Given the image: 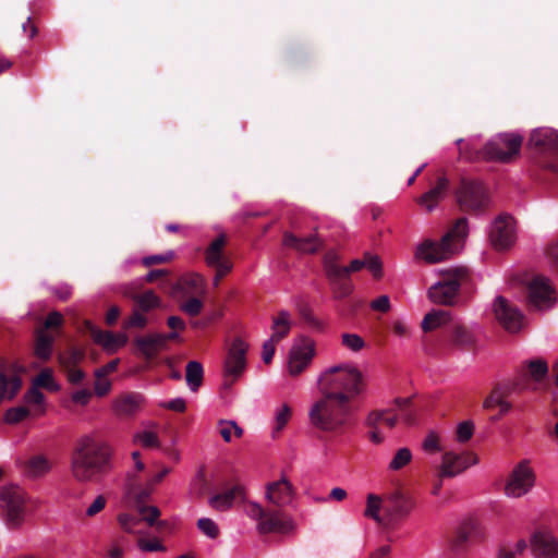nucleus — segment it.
<instances>
[{"label":"nucleus","instance_id":"nucleus-11","mask_svg":"<svg viewBox=\"0 0 558 558\" xmlns=\"http://www.w3.org/2000/svg\"><path fill=\"white\" fill-rule=\"evenodd\" d=\"M248 344L235 338L229 345L223 363V387L230 388L244 373Z\"/></svg>","mask_w":558,"mask_h":558},{"label":"nucleus","instance_id":"nucleus-10","mask_svg":"<svg viewBox=\"0 0 558 558\" xmlns=\"http://www.w3.org/2000/svg\"><path fill=\"white\" fill-rule=\"evenodd\" d=\"M399 414L395 409H375L367 413L364 426L367 429V437L374 445H380L386 440V430H391L399 422Z\"/></svg>","mask_w":558,"mask_h":558},{"label":"nucleus","instance_id":"nucleus-59","mask_svg":"<svg viewBox=\"0 0 558 558\" xmlns=\"http://www.w3.org/2000/svg\"><path fill=\"white\" fill-rule=\"evenodd\" d=\"M198 530L209 538H217L219 535V526L209 518H201L197 521Z\"/></svg>","mask_w":558,"mask_h":558},{"label":"nucleus","instance_id":"nucleus-64","mask_svg":"<svg viewBox=\"0 0 558 558\" xmlns=\"http://www.w3.org/2000/svg\"><path fill=\"white\" fill-rule=\"evenodd\" d=\"M545 255L550 267L558 269V240L548 244Z\"/></svg>","mask_w":558,"mask_h":558},{"label":"nucleus","instance_id":"nucleus-47","mask_svg":"<svg viewBox=\"0 0 558 558\" xmlns=\"http://www.w3.org/2000/svg\"><path fill=\"white\" fill-rule=\"evenodd\" d=\"M412 461V452L409 448L403 447L397 450L391 461L389 462L388 469L390 471H399L408 465Z\"/></svg>","mask_w":558,"mask_h":558},{"label":"nucleus","instance_id":"nucleus-38","mask_svg":"<svg viewBox=\"0 0 558 558\" xmlns=\"http://www.w3.org/2000/svg\"><path fill=\"white\" fill-rule=\"evenodd\" d=\"M217 428L226 442H231L233 436L235 438H241L244 433L243 428L232 420H219Z\"/></svg>","mask_w":558,"mask_h":558},{"label":"nucleus","instance_id":"nucleus-46","mask_svg":"<svg viewBox=\"0 0 558 558\" xmlns=\"http://www.w3.org/2000/svg\"><path fill=\"white\" fill-rule=\"evenodd\" d=\"M509 395H510V389L508 387L498 385V386L494 387L492 392L484 400L483 408L485 410H492L495 407H497V404L500 403V401L504 398H508Z\"/></svg>","mask_w":558,"mask_h":558},{"label":"nucleus","instance_id":"nucleus-22","mask_svg":"<svg viewBox=\"0 0 558 558\" xmlns=\"http://www.w3.org/2000/svg\"><path fill=\"white\" fill-rule=\"evenodd\" d=\"M283 245L302 254H315L324 247V240L320 239L316 232L304 236L286 232L283 235Z\"/></svg>","mask_w":558,"mask_h":558},{"label":"nucleus","instance_id":"nucleus-12","mask_svg":"<svg viewBox=\"0 0 558 558\" xmlns=\"http://www.w3.org/2000/svg\"><path fill=\"white\" fill-rule=\"evenodd\" d=\"M535 473L527 460L519 462L509 473L504 493L509 498H520L526 495L535 485Z\"/></svg>","mask_w":558,"mask_h":558},{"label":"nucleus","instance_id":"nucleus-20","mask_svg":"<svg viewBox=\"0 0 558 558\" xmlns=\"http://www.w3.org/2000/svg\"><path fill=\"white\" fill-rule=\"evenodd\" d=\"M315 355V347L312 341L292 347L289 355L288 369L291 376L303 373L311 364Z\"/></svg>","mask_w":558,"mask_h":558},{"label":"nucleus","instance_id":"nucleus-8","mask_svg":"<svg viewBox=\"0 0 558 558\" xmlns=\"http://www.w3.org/2000/svg\"><path fill=\"white\" fill-rule=\"evenodd\" d=\"M0 515L9 529L21 527L25 520V498L20 486L8 485L0 489Z\"/></svg>","mask_w":558,"mask_h":558},{"label":"nucleus","instance_id":"nucleus-31","mask_svg":"<svg viewBox=\"0 0 558 558\" xmlns=\"http://www.w3.org/2000/svg\"><path fill=\"white\" fill-rule=\"evenodd\" d=\"M226 245V236L223 234L218 235L205 251V262L207 266H216L222 262H231L223 255V247Z\"/></svg>","mask_w":558,"mask_h":558},{"label":"nucleus","instance_id":"nucleus-48","mask_svg":"<svg viewBox=\"0 0 558 558\" xmlns=\"http://www.w3.org/2000/svg\"><path fill=\"white\" fill-rule=\"evenodd\" d=\"M170 469L167 466H162L160 471L156 474L148 476L144 486H142V498L148 497L155 488L163 481L166 475H168Z\"/></svg>","mask_w":558,"mask_h":558},{"label":"nucleus","instance_id":"nucleus-17","mask_svg":"<svg viewBox=\"0 0 558 558\" xmlns=\"http://www.w3.org/2000/svg\"><path fill=\"white\" fill-rule=\"evenodd\" d=\"M85 329L89 332L93 341L100 345L106 352L114 353L128 342V335L124 331L112 332L99 329L90 320L84 322Z\"/></svg>","mask_w":558,"mask_h":558},{"label":"nucleus","instance_id":"nucleus-44","mask_svg":"<svg viewBox=\"0 0 558 558\" xmlns=\"http://www.w3.org/2000/svg\"><path fill=\"white\" fill-rule=\"evenodd\" d=\"M339 255L331 250L326 252L323 258L324 270L326 277L336 276L337 274H345V269L338 265Z\"/></svg>","mask_w":558,"mask_h":558},{"label":"nucleus","instance_id":"nucleus-43","mask_svg":"<svg viewBox=\"0 0 558 558\" xmlns=\"http://www.w3.org/2000/svg\"><path fill=\"white\" fill-rule=\"evenodd\" d=\"M160 510L156 506L142 505V522L155 526L158 531L166 527L167 523L159 520Z\"/></svg>","mask_w":558,"mask_h":558},{"label":"nucleus","instance_id":"nucleus-54","mask_svg":"<svg viewBox=\"0 0 558 558\" xmlns=\"http://www.w3.org/2000/svg\"><path fill=\"white\" fill-rule=\"evenodd\" d=\"M469 538L470 531L465 527L459 529L453 538L450 541V549L457 555L462 553Z\"/></svg>","mask_w":558,"mask_h":558},{"label":"nucleus","instance_id":"nucleus-39","mask_svg":"<svg viewBox=\"0 0 558 558\" xmlns=\"http://www.w3.org/2000/svg\"><path fill=\"white\" fill-rule=\"evenodd\" d=\"M381 508L384 509V499L375 494H368L364 515L379 524L385 523L386 519L380 517Z\"/></svg>","mask_w":558,"mask_h":558},{"label":"nucleus","instance_id":"nucleus-58","mask_svg":"<svg viewBox=\"0 0 558 558\" xmlns=\"http://www.w3.org/2000/svg\"><path fill=\"white\" fill-rule=\"evenodd\" d=\"M422 448L427 453L440 452L442 448L440 446L439 435L434 430L428 432L422 442Z\"/></svg>","mask_w":558,"mask_h":558},{"label":"nucleus","instance_id":"nucleus-26","mask_svg":"<svg viewBox=\"0 0 558 558\" xmlns=\"http://www.w3.org/2000/svg\"><path fill=\"white\" fill-rule=\"evenodd\" d=\"M178 332L151 333L142 337V355L151 359L168 347V342L179 339Z\"/></svg>","mask_w":558,"mask_h":558},{"label":"nucleus","instance_id":"nucleus-34","mask_svg":"<svg viewBox=\"0 0 558 558\" xmlns=\"http://www.w3.org/2000/svg\"><path fill=\"white\" fill-rule=\"evenodd\" d=\"M291 329V320L290 314L287 311H280L278 315L272 319L271 330L272 333L270 336L271 339L279 342L283 338H286Z\"/></svg>","mask_w":558,"mask_h":558},{"label":"nucleus","instance_id":"nucleus-2","mask_svg":"<svg viewBox=\"0 0 558 558\" xmlns=\"http://www.w3.org/2000/svg\"><path fill=\"white\" fill-rule=\"evenodd\" d=\"M311 424L325 433L342 435L355 426L354 410L349 396L341 391H326L310 412Z\"/></svg>","mask_w":558,"mask_h":558},{"label":"nucleus","instance_id":"nucleus-27","mask_svg":"<svg viewBox=\"0 0 558 558\" xmlns=\"http://www.w3.org/2000/svg\"><path fill=\"white\" fill-rule=\"evenodd\" d=\"M449 189V180L442 175L439 177L436 185L424 193L418 198V204L423 206L427 211H432L437 205L445 198Z\"/></svg>","mask_w":558,"mask_h":558},{"label":"nucleus","instance_id":"nucleus-7","mask_svg":"<svg viewBox=\"0 0 558 558\" xmlns=\"http://www.w3.org/2000/svg\"><path fill=\"white\" fill-rule=\"evenodd\" d=\"M121 502L126 511L118 515L120 527L126 533L134 534L140 544V477L136 474L128 476Z\"/></svg>","mask_w":558,"mask_h":558},{"label":"nucleus","instance_id":"nucleus-32","mask_svg":"<svg viewBox=\"0 0 558 558\" xmlns=\"http://www.w3.org/2000/svg\"><path fill=\"white\" fill-rule=\"evenodd\" d=\"M450 320V312L444 310H433L424 316L421 326L425 332H429L447 325Z\"/></svg>","mask_w":558,"mask_h":558},{"label":"nucleus","instance_id":"nucleus-29","mask_svg":"<svg viewBox=\"0 0 558 558\" xmlns=\"http://www.w3.org/2000/svg\"><path fill=\"white\" fill-rule=\"evenodd\" d=\"M177 289L183 296L205 294V279L198 274H186L180 277Z\"/></svg>","mask_w":558,"mask_h":558},{"label":"nucleus","instance_id":"nucleus-15","mask_svg":"<svg viewBox=\"0 0 558 558\" xmlns=\"http://www.w3.org/2000/svg\"><path fill=\"white\" fill-rule=\"evenodd\" d=\"M529 302L537 310L550 308L556 303L555 289L544 276L534 277L529 286Z\"/></svg>","mask_w":558,"mask_h":558},{"label":"nucleus","instance_id":"nucleus-53","mask_svg":"<svg viewBox=\"0 0 558 558\" xmlns=\"http://www.w3.org/2000/svg\"><path fill=\"white\" fill-rule=\"evenodd\" d=\"M527 369L530 373V376L535 381H541L548 373V366L546 361L542 359L532 360L527 363Z\"/></svg>","mask_w":558,"mask_h":558},{"label":"nucleus","instance_id":"nucleus-18","mask_svg":"<svg viewBox=\"0 0 558 558\" xmlns=\"http://www.w3.org/2000/svg\"><path fill=\"white\" fill-rule=\"evenodd\" d=\"M527 146L542 155L558 154V131L551 128H537L532 131Z\"/></svg>","mask_w":558,"mask_h":558},{"label":"nucleus","instance_id":"nucleus-57","mask_svg":"<svg viewBox=\"0 0 558 558\" xmlns=\"http://www.w3.org/2000/svg\"><path fill=\"white\" fill-rule=\"evenodd\" d=\"M411 403V398H396L393 400L395 407L400 411L398 413L399 420H402L407 424H412L415 420L413 412L408 411L407 408Z\"/></svg>","mask_w":558,"mask_h":558},{"label":"nucleus","instance_id":"nucleus-49","mask_svg":"<svg viewBox=\"0 0 558 558\" xmlns=\"http://www.w3.org/2000/svg\"><path fill=\"white\" fill-rule=\"evenodd\" d=\"M526 548V542L524 539H519L512 546L500 548L497 558H521Z\"/></svg>","mask_w":558,"mask_h":558},{"label":"nucleus","instance_id":"nucleus-14","mask_svg":"<svg viewBox=\"0 0 558 558\" xmlns=\"http://www.w3.org/2000/svg\"><path fill=\"white\" fill-rule=\"evenodd\" d=\"M493 311L497 322L502 328L511 333L519 332L523 327L524 316L519 308L511 305L509 301L499 295L495 299Z\"/></svg>","mask_w":558,"mask_h":558},{"label":"nucleus","instance_id":"nucleus-25","mask_svg":"<svg viewBox=\"0 0 558 558\" xmlns=\"http://www.w3.org/2000/svg\"><path fill=\"white\" fill-rule=\"evenodd\" d=\"M294 497L292 484L282 476L279 481L269 483L266 488V498L277 507L290 505Z\"/></svg>","mask_w":558,"mask_h":558},{"label":"nucleus","instance_id":"nucleus-60","mask_svg":"<svg viewBox=\"0 0 558 558\" xmlns=\"http://www.w3.org/2000/svg\"><path fill=\"white\" fill-rule=\"evenodd\" d=\"M174 258V252L168 251L162 254L148 255L142 258V265L151 267L154 265H160L171 262Z\"/></svg>","mask_w":558,"mask_h":558},{"label":"nucleus","instance_id":"nucleus-41","mask_svg":"<svg viewBox=\"0 0 558 558\" xmlns=\"http://www.w3.org/2000/svg\"><path fill=\"white\" fill-rule=\"evenodd\" d=\"M24 401L27 404H34L37 405V408L34 410L35 416H41L45 414V396L44 393L37 388L32 386L24 395Z\"/></svg>","mask_w":558,"mask_h":558},{"label":"nucleus","instance_id":"nucleus-6","mask_svg":"<svg viewBox=\"0 0 558 558\" xmlns=\"http://www.w3.org/2000/svg\"><path fill=\"white\" fill-rule=\"evenodd\" d=\"M326 391H341L351 398L364 389L363 375L354 366H335L326 371L322 377Z\"/></svg>","mask_w":558,"mask_h":558},{"label":"nucleus","instance_id":"nucleus-51","mask_svg":"<svg viewBox=\"0 0 558 558\" xmlns=\"http://www.w3.org/2000/svg\"><path fill=\"white\" fill-rule=\"evenodd\" d=\"M187 299L180 303L179 308L184 314L195 317L201 314L204 303L201 299L195 296H186Z\"/></svg>","mask_w":558,"mask_h":558},{"label":"nucleus","instance_id":"nucleus-19","mask_svg":"<svg viewBox=\"0 0 558 558\" xmlns=\"http://www.w3.org/2000/svg\"><path fill=\"white\" fill-rule=\"evenodd\" d=\"M530 544L535 558H558V539L549 530L535 531Z\"/></svg>","mask_w":558,"mask_h":558},{"label":"nucleus","instance_id":"nucleus-21","mask_svg":"<svg viewBox=\"0 0 558 558\" xmlns=\"http://www.w3.org/2000/svg\"><path fill=\"white\" fill-rule=\"evenodd\" d=\"M22 387V378L19 366L11 364L0 368V403L3 400H12Z\"/></svg>","mask_w":558,"mask_h":558},{"label":"nucleus","instance_id":"nucleus-50","mask_svg":"<svg viewBox=\"0 0 558 558\" xmlns=\"http://www.w3.org/2000/svg\"><path fill=\"white\" fill-rule=\"evenodd\" d=\"M33 386L46 388L50 391H57L59 389V386L54 383L52 372L49 368L43 369L34 379Z\"/></svg>","mask_w":558,"mask_h":558},{"label":"nucleus","instance_id":"nucleus-42","mask_svg":"<svg viewBox=\"0 0 558 558\" xmlns=\"http://www.w3.org/2000/svg\"><path fill=\"white\" fill-rule=\"evenodd\" d=\"M142 448L151 450L161 448V441L159 439V432L157 425H147L142 430Z\"/></svg>","mask_w":558,"mask_h":558},{"label":"nucleus","instance_id":"nucleus-3","mask_svg":"<svg viewBox=\"0 0 558 558\" xmlns=\"http://www.w3.org/2000/svg\"><path fill=\"white\" fill-rule=\"evenodd\" d=\"M523 137L515 133H500L489 140L482 149L475 141L458 140L460 155L468 160L510 162L518 156Z\"/></svg>","mask_w":558,"mask_h":558},{"label":"nucleus","instance_id":"nucleus-33","mask_svg":"<svg viewBox=\"0 0 558 558\" xmlns=\"http://www.w3.org/2000/svg\"><path fill=\"white\" fill-rule=\"evenodd\" d=\"M335 299H344L353 291V284L345 274L327 277Z\"/></svg>","mask_w":558,"mask_h":558},{"label":"nucleus","instance_id":"nucleus-16","mask_svg":"<svg viewBox=\"0 0 558 558\" xmlns=\"http://www.w3.org/2000/svg\"><path fill=\"white\" fill-rule=\"evenodd\" d=\"M489 239L497 250L510 247L515 241V222L507 214L499 215L492 223Z\"/></svg>","mask_w":558,"mask_h":558},{"label":"nucleus","instance_id":"nucleus-56","mask_svg":"<svg viewBox=\"0 0 558 558\" xmlns=\"http://www.w3.org/2000/svg\"><path fill=\"white\" fill-rule=\"evenodd\" d=\"M341 343L344 348L353 352H359L365 347V341L356 333H342Z\"/></svg>","mask_w":558,"mask_h":558},{"label":"nucleus","instance_id":"nucleus-28","mask_svg":"<svg viewBox=\"0 0 558 558\" xmlns=\"http://www.w3.org/2000/svg\"><path fill=\"white\" fill-rule=\"evenodd\" d=\"M238 499H244V488L241 485H235L221 494L210 497L208 502L215 510L226 511L230 509Z\"/></svg>","mask_w":558,"mask_h":558},{"label":"nucleus","instance_id":"nucleus-52","mask_svg":"<svg viewBox=\"0 0 558 558\" xmlns=\"http://www.w3.org/2000/svg\"><path fill=\"white\" fill-rule=\"evenodd\" d=\"M27 468L31 475L40 476L50 470V463L45 457L37 456L28 461Z\"/></svg>","mask_w":558,"mask_h":558},{"label":"nucleus","instance_id":"nucleus-13","mask_svg":"<svg viewBox=\"0 0 558 558\" xmlns=\"http://www.w3.org/2000/svg\"><path fill=\"white\" fill-rule=\"evenodd\" d=\"M478 462L477 456L472 451H445L439 466L440 477H454Z\"/></svg>","mask_w":558,"mask_h":558},{"label":"nucleus","instance_id":"nucleus-5","mask_svg":"<svg viewBox=\"0 0 558 558\" xmlns=\"http://www.w3.org/2000/svg\"><path fill=\"white\" fill-rule=\"evenodd\" d=\"M442 279L428 289L429 300L438 305L452 306L457 302L459 290L471 282L469 268L463 266L440 270Z\"/></svg>","mask_w":558,"mask_h":558},{"label":"nucleus","instance_id":"nucleus-23","mask_svg":"<svg viewBox=\"0 0 558 558\" xmlns=\"http://www.w3.org/2000/svg\"><path fill=\"white\" fill-rule=\"evenodd\" d=\"M413 508V500L400 492L391 493L384 499V511L389 521L407 517Z\"/></svg>","mask_w":558,"mask_h":558},{"label":"nucleus","instance_id":"nucleus-55","mask_svg":"<svg viewBox=\"0 0 558 558\" xmlns=\"http://www.w3.org/2000/svg\"><path fill=\"white\" fill-rule=\"evenodd\" d=\"M31 414L26 407H15L7 410L4 413V422L8 424H17Z\"/></svg>","mask_w":558,"mask_h":558},{"label":"nucleus","instance_id":"nucleus-1","mask_svg":"<svg viewBox=\"0 0 558 558\" xmlns=\"http://www.w3.org/2000/svg\"><path fill=\"white\" fill-rule=\"evenodd\" d=\"M113 449L93 436L78 438L71 452L70 472L82 484L98 483L113 469Z\"/></svg>","mask_w":558,"mask_h":558},{"label":"nucleus","instance_id":"nucleus-35","mask_svg":"<svg viewBox=\"0 0 558 558\" xmlns=\"http://www.w3.org/2000/svg\"><path fill=\"white\" fill-rule=\"evenodd\" d=\"M53 342L54 338L45 330L37 331L34 349L35 355L43 361L49 360L52 354Z\"/></svg>","mask_w":558,"mask_h":558},{"label":"nucleus","instance_id":"nucleus-63","mask_svg":"<svg viewBox=\"0 0 558 558\" xmlns=\"http://www.w3.org/2000/svg\"><path fill=\"white\" fill-rule=\"evenodd\" d=\"M50 291L60 301H68L72 296L73 287L69 283H60L52 287Z\"/></svg>","mask_w":558,"mask_h":558},{"label":"nucleus","instance_id":"nucleus-4","mask_svg":"<svg viewBox=\"0 0 558 558\" xmlns=\"http://www.w3.org/2000/svg\"><path fill=\"white\" fill-rule=\"evenodd\" d=\"M468 234V219L459 218L439 242L427 240L421 243L415 256L428 264L442 262L463 248Z\"/></svg>","mask_w":558,"mask_h":558},{"label":"nucleus","instance_id":"nucleus-24","mask_svg":"<svg viewBox=\"0 0 558 558\" xmlns=\"http://www.w3.org/2000/svg\"><path fill=\"white\" fill-rule=\"evenodd\" d=\"M294 523L292 519L281 512H266L264 519L258 522L257 530L260 534L280 533L292 531Z\"/></svg>","mask_w":558,"mask_h":558},{"label":"nucleus","instance_id":"nucleus-37","mask_svg":"<svg viewBox=\"0 0 558 558\" xmlns=\"http://www.w3.org/2000/svg\"><path fill=\"white\" fill-rule=\"evenodd\" d=\"M85 359V351L75 347L69 348L58 355L60 365L64 369L76 367Z\"/></svg>","mask_w":558,"mask_h":558},{"label":"nucleus","instance_id":"nucleus-61","mask_svg":"<svg viewBox=\"0 0 558 558\" xmlns=\"http://www.w3.org/2000/svg\"><path fill=\"white\" fill-rule=\"evenodd\" d=\"M474 433V424L471 421H463L458 424L456 430V438L459 442H468Z\"/></svg>","mask_w":558,"mask_h":558},{"label":"nucleus","instance_id":"nucleus-62","mask_svg":"<svg viewBox=\"0 0 558 558\" xmlns=\"http://www.w3.org/2000/svg\"><path fill=\"white\" fill-rule=\"evenodd\" d=\"M160 304V298L153 290L142 291V312L157 308Z\"/></svg>","mask_w":558,"mask_h":558},{"label":"nucleus","instance_id":"nucleus-36","mask_svg":"<svg viewBox=\"0 0 558 558\" xmlns=\"http://www.w3.org/2000/svg\"><path fill=\"white\" fill-rule=\"evenodd\" d=\"M204 368L197 361H190L185 367V380L190 390L196 392L203 384Z\"/></svg>","mask_w":558,"mask_h":558},{"label":"nucleus","instance_id":"nucleus-40","mask_svg":"<svg viewBox=\"0 0 558 558\" xmlns=\"http://www.w3.org/2000/svg\"><path fill=\"white\" fill-rule=\"evenodd\" d=\"M451 341L458 347H471L475 342L474 335L463 325L456 324L451 330Z\"/></svg>","mask_w":558,"mask_h":558},{"label":"nucleus","instance_id":"nucleus-9","mask_svg":"<svg viewBox=\"0 0 558 558\" xmlns=\"http://www.w3.org/2000/svg\"><path fill=\"white\" fill-rule=\"evenodd\" d=\"M460 208L469 213L484 211L489 207L490 198L483 182L463 178L456 191Z\"/></svg>","mask_w":558,"mask_h":558},{"label":"nucleus","instance_id":"nucleus-45","mask_svg":"<svg viewBox=\"0 0 558 558\" xmlns=\"http://www.w3.org/2000/svg\"><path fill=\"white\" fill-rule=\"evenodd\" d=\"M292 415V410L289 404L283 403L281 404L276 413H275V427L272 430V436L276 437L277 434L283 430V428L289 423Z\"/></svg>","mask_w":558,"mask_h":558},{"label":"nucleus","instance_id":"nucleus-30","mask_svg":"<svg viewBox=\"0 0 558 558\" xmlns=\"http://www.w3.org/2000/svg\"><path fill=\"white\" fill-rule=\"evenodd\" d=\"M140 408V400L134 393H124L118 397L112 404L117 416L125 418L134 415Z\"/></svg>","mask_w":558,"mask_h":558}]
</instances>
